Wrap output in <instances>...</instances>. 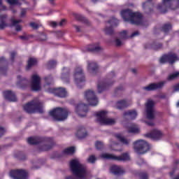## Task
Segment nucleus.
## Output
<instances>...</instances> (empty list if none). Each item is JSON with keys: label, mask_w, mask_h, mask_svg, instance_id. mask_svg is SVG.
Returning <instances> with one entry per match:
<instances>
[{"label": "nucleus", "mask_w": 179, "mask_h": 179, "mask_svg": "<svg viewBox=\"0 0 179 179\" xmlns=\"http://www.w3.org/2000/svg\"><path fill=\"white\" fill-rule=\"evenodd\" d=\"M152 0H148L147 1L143 3V9L145 13L149 15L153 12V2Z\"/></svg>", "instance_id": "cd10ccee"}, {"label": "nucleus", "mask_w": 179, "mask_h": 179, "mask_svg": "<svg viewBox=\"0 0 179 179\" xmlns=\"http://www.w3.org/2000/svg\"><path fill=\"white\" fill-rule=\"evenodd\" d=\"M64 155H73L75 153V147H70L64 150Z\"/></svg>", "instance_id": "a18cd8bd"}, {"label": "nucleus", "mask_w": 179, "mask_h": 179, "mask_svg": "<svg viewBox=\"0 0 179 179\" xmlns=\"http://www.w3.org/2000/svg\"><path fill=\"white\" fill-rule=\"evenodd\" d=\"M43 107L44 105L43 102H41L38 98H35L24 104L23 106V110L27 114H36V113L43 114V113H44V110L43 109Z\"/></svg>", "instance_id": "20e7f679"}, {"label": "nucleus", "mask_w": 179, "mask_h": 179, "mask_svg": "<svg viewBox=\"0 0 179 179\" xmlns=\"http://www.w3.org/2000/svg\"><path fill=\"white\" fill-rule=\"evenodd\" d=\"M85 98L89 103L90 106L95 107V106H97V104H99V99H97V96H96V94H94V92L92 90H88L85 92Z\"/></svg>", "instance_id": "a211bd4d"}, {"label": "nucleus", "mask_w": 179, "mask_h": 179, "mask_svg": "<svg viewBox=\"0 0 179 179\" xmlns=\"http://www.w3.org/2000/svg\"><path fill=\"white\" fill-rule=\"evenodd\" d=\"M122 90H124V87L122 85H120L115 89V93H118V92H122Z\"/></svg>", "instance_id": "bf43d9fd"}, {"label": "nucleus", "mask_w": 179, "mask_h": 179, "mask_svg": "<svg viewBox=\"0 0 179 179\" xmlns=\"http://www.w3.org/2000/svg\"><path fill=\"white\" fill-rule=\"evenodd\" d=\"M129 134H139V128L136 126H131L127 130Z\"/></svg>", "instance_id": "c03bdc74"}, {"label": "nucleus", "mask_w": 179, "mask_h": 179, "mask_svg": "<svg viewBox=\"0 0 179 179\" xmlns=\"http://www.w3.org/2000/svg\"><path fill=\"white\" fill-rule=\"evenodd\" d=\"M27 142L29 145H40L37 149L38 153L48 152L55 146L54 138L50 137H29Z\"/></svg>", "instance_id": "f257e3e1"}, {"label": "nucleus", "mask_w": 179, "mask_h": 179, "mask_svg": "<svg viewBox=\"0 0 179 179\" xmlns=\"http://www.w3.org/2000/svg\"><path fill=\"white\" fill-rule=\"evenodd\" d=\"M57 67V61L55 60H50L46 64V68L47 69L51 70L54 69Z\"/></svg>", "instance_id": "ea45409f"}, {"label": "nucleus", "mask_w": 179, "mask_h": 179, "mask_svg": "<svg viewBox=\"0 0 179 179\" xmlns=\"http://www.w3.org/2000/svg\"><path fill=\"white\" fill-rule=\"evenodd\" d=\"M107 114L108 113L106 110H101L96 114L97 121L101 125H114L115 124V120L111 118H107Z\"/></svg>", "instance_id": "1a4fd4ad"}, {"label": "nucleus", "mask_w": 179, "mask_h": 179, "mask_svg": "<svg viewBox=\"0 0 179 179\" xmlns=\"http://www.w3.org/2000/svg\"><path fill=\"white\" fill-rule=\"evenodd\" d=\"M159 99H162L163 100L167 99V95L166 94H162L159 95Z\"/></svg>", "instance_id": "338daca9"}, {"label": "nucleus", "mask_w": 179, "mask_h": 179, "mask_svg": "<svg viewBox=\"0 0 179 179\" xmlns=\"http://www.w3.org/2000/svg\"><path fill=\"white\" fill-rule=\"evenodd\" d=\"M6 26H8V24H6V22L5 21H0L1 30H3V29H5Z\"/></svg>", "instance_id": "6e6d98bb"}, {"label": "nucleus", "mask_w": 179, "mask_h": 179, "mask_svg": "<svg viewBox=\"0 0 179 179\" xmlns=\"http://www.w3.org/2000/svg\"><path fill=\"white\" fill-rule=\"evenodd\" d=\"M166 81H162L160 83H152L149 84L148 86L143 87V90H145V92H155V90H157L159 89H162L164 85H166Z\"/></svg>", "instance_id": "aec40b11"}, {"label": "nucleus", "mask_w": 179, "mask_h": 179, "mask_svg": "<svg viewBox=\"0 0 179 179\" xmlns=\"http://www.w3.org/2000/svg\"><path fill=\"white\" fill-rule=\"evenodd\" d=\"M88 72L92 75H96L99 72V65L94 62H87Z\"/></svg>", "instance_id": "bb28decb"}, {"label": "nucleus", "mask_w": 179, "mask_h": 179, "mask_svg": "<svg viewBox=\"0 0 179 179\" xmlns=\"http://www.w3.org/2000/svg\"><path fill=\"white\" fill-rule=\"evenodd\" d=\"M71 104L74 106L75 111L80 117H86L89 111V104H86L81 101L76 102L74 100L71 101Z\"/></svg>", "instance_id": "6e6552de"}, {"label": "nucleus", "mask_w": 179, "mask_h": 179, "mask_svg": "<svg viewBox=\"0 0 179 179\" xmlns=\"http://www.w3.org/2000/svg\"><path fill=\"white\" fill-rule=\"evenodd\" d=\"M96 160H97V159L94 155H90L87 159V162L92 163V164H94V163H96Z\"/></svg>", "instance_id": "3c124183"}, {"label": "nucleus", "mask_w": 179, "mask_h": 179, "mask_svg": "<svg viewBox=\"0 0 179 179\" xmlns=\"http://www.w3.org/2000/svg\"><path fill=\"white\" fill-rule=\"evenodd\" d=\"M22 20H15L12 18L10 20V27H15L16 31H22V26L19 24V23H22Z\"/></svg>", "instance_id": "f704fd0d"}, {"label": "nucleus", "mask_w": 179, "mask_h": 179, "mask_svg": "<svg viewBox=\"0 0 179 179\" xmlns=\"http://www.w3.org/2000/svg\"><path fill=\"white\" fill-rule=\"evenodd\" d=\"M119 36H120V38H122V40H127V39L129 38V36H128V31H125V30L120 32Z\"/></svg>", "instance_id": "de8ad7c7"}, {"label": "nucleus", "mask_w": 179, "mask_h": 179, "mask_svg": "<svg viewBox=\"0 0 179 179\" xmlns=\"http://www.w3.org/2000/svg\"><path fill=\"white\" fill-rule=\"evenodd\" d=\"M120 16L122 17L124 22L140 26L143 23V16L141 13H134L129 8H125L120 11Z\"/></svg>", "instance_id": "f03ea898"}, {"label": "nucleus", "mask_w": 179, "mask_h": 179, "mask_svg": "<svg viewBox=\"0 0 179 179\" xmlns=\"http://www.w3.org/2000/svg\"><path fill=\"white\" fill-rule=\"evenodd\" d=\"M18 159H19V160L24 161V160H26L27 157H26L25 154H21L19 155Z\"/></svg>", "instance_id": "13d9d810"}, {"label": "nucleus", "mask_w": 179, "mask_h": 179, "mask_svg": "<svg viewBox=\"0 0 179 179\" xmlns=\"http://www.w3.org/2000/svg\"><path fill=\"white\" fill-rule=\"evenodd\" d=\"M178 76H179V71L169 74L166 78V80H168V82H171L172 80H176V79H177V78H178Z\"/></svg>", "instance_id": "a19ab883"}, {"label": "nucleus", "mask_w": 179, "mask_h": 179, "mask_svg": "<svg viewBox=\"0 0 179 179\" xmlns=\"http://www.w3.org/2000/svg\"><path fill=\"white\" fill-rule=\"evenodd\" d=\"M0 65H3L0 67L1 73H2V75H6L8 63L5 57H0Z\"/></svg>", "instance_id": "c85d7f7f"}, {"label": "nucleus", "mask_w": 179, "mask_h": 179, "mask_svg": "<svg viewBox=\"0 0 179 179\" xmlns=\"http://www.w3.org/2000/svg\"><path fill=\"white\" fill-rule=\"evenodd\" d=\"M144 136L152 139V141H162L163 136H164V133L162 130L154 129L150 133L144 134Z\"/></svg>", "instance_id": "4468645a"}, {"label": "nucleus", "mask_w": 179, "mask_h": 179, "mask_svg": "<svg viewBox=\"0 0 179 179\" xmlns=\"http://www.w3.org/2000/svg\"><path fill=\"white\" fill-rule=\"evenodd\" d=\"M73 27L76 28V30L77 31V33H80V31H82L80 30V27L78 26V25H73Z\"/></svg>", "instance_id": "774afa93"}, {"label": "nucleus", "mask_w": 179, "mask_h": 179, "mask_svg": "<svg viewBox=\"0 0 179 179\" xmlns=\"http://www.w3.org/2000/svg\"><path fill=\"white\" fill-rule=\"evenodd\" d=\"M101 157L105 159V160H115V162H128V160H131L128 152H124L120 156L103 153L101 155Z\"/></svg>", "instance_id": "9d476101"}, {"label": "nucleus", "mask_w": 179, "mask_h": 179, "mask_svg": "<svg viewBox=\"0 0 179 179\" xmlns=\"http://www.w3.org/2000/svg\"><path fill=\"white\" fill-rule=\"evenodd\" d=\"M16 55H17V52H16V51H12L10 53L11 62H15V57H16Z\"/></svg>", "instance_id": "864d4df0"}, {"label": "nucleus", "mask_w": 179, "mask_h": 179, "mask_svg": "<svg viewBox=\"0 0 179 179\" xmlns=\"http://www.w3.org/2000/svg\"><path fill=\"white\" fill-rule=\"evenodd\" d=\"M5 134V129L3 127H0V138L3 136Z\"/></svg>", "instance_id": "69168bd1"}, {"label": "nucleus", "mask_w": 179, "mask_h": 179, "mask_svg": "<svg viewBox=\"0 0 179 179\" xmlns=\"http://www.w3.org/2000/svg\"><path fill=\"white\" fill-rule=\"evenodd\" d=\"M136 36H139V32L138 31L133 32L129 36V38H133V37H136Z\"/></svg>", "instance_id": "052dcab7"}, {"label": "nucleus", "mask_w": 179, "mask_h": 179, "mask_svg": "<svg viewBox=\"0 0 179 179\" xmlns=\"http://www.w3.org/2000/svg\"><path fill=\"white\" fill-rule=\"evenodd\" d=\"M29 26L34 29V30H37L38 29V27H40V26H38V24L36 23V22H31L29 24Z\"/></svg>", "instance_id": "5fc2aeb1"}, {"label": "nucleus", "mask_w": 179, "mask_h": 179, "mask_svg": "<svg viewBox=\"0 0 179 179\" xmlns=\"http://www.w3.org/2000/svg\"><path fill=\"white\" fill-rule=\"evenodd\" d=\"M176 61H179V57L177 54L174 52H169L168 54L163 55L159 59L160 64H170L173 65Z\"/></svg>", "instance_id": "9b49d317"}, {"label": "nucleus", "mask_w": 179, "mask_h": 179, "mask_svg": "<svg viewBox=\"0 0 179 179\" xmlns=\"http://www.w3.org/2000/svg\"><path fill=\"white\" fill-rule=\"evenodd\" d=\"M17 86H19L20 89H27L29 87V80L26 77H22L19 75L17 76Z\"/></svg>", "instance_id": "b1692460"}, {"label": "nucleus", "mask_w": 179, "mask_h": 179, "mask_svg": "<svg viewBox=\"0 0 179 179\" xmlns=\"http://www.w3.org/2000/svg\"><path fill=\"white\" fill-rule=\"evenodd\" d=\"M178 164H179V159H175L173 161V166H174L173 171H176L177 170V167Z\"/></svg>", "instance_id": "4d7b16f0"}, {"label": "nucleus", "mask_w": 179, "mask_h": 179, "mask_svg": "<svg viewBox=\"0 0 179 179\" xmlns=\"http://www.w3.org/2000/svg\"><path fill=\"white\" fill-rule=\"evenodd\" d=\"M145 113L148 120H155V101L148 100L145 103Z\"/></svg>", "instance_id": "dca6fc26"}, {"label": "nucleus", "mask_w": 179, "mask_h": 179, "mask_svg": "<svg viewBox=\"0 0 179 179\" xmlns=\"http://www.w3.org/2000/svg\"><path fill=\"white\" fill-rule=\"evenodd\" d=\"M122 117L126 121L136 120V117H138V112H136V110H126L123 113Z\"/></svg>", "instance_id": "5701e85b"}, {"label": "nucleus", "mask_w": 179, "mask_h": 179, "mask_svg": "<svg viewBox=\"0 0 179 179\" xmlns=\"http://www.w3.org/2000/svg\"><path fill=\"white\" fill-rule=\"evenodd\" d=\"M44 80H45V83L46 85H48V86H50V85H51V83H52V80H53L52 76L49 75L48 76H45L44 78Z\"/></svg>", "instance_id": "49530a36"}, {"label": "nucleus", "mask_w": 179, "mask_h": 179, "mask_svg": "<svg viewBox=\"0 0 179 179\" xmlns=\"http://www.w3.org/2000/svg\"><path fill=\"white\" fill-rule=\"evenodd\" d=\"M7 3H9V5L13 6V5H18L19 6H22V3L19 2V0H6Z\"/></svg>", "instance_id": "09e8293b"}, {"label": "nucleus", "mask_w": 179, "mask_h": 179, "mask_svg": "<svg viewBox=\"0 0 179 179\" xmlns=\"http://www.w3.org/2000/svg\"><path fill=\"white\" fill-rule=\"evenodd\" d=\"M38 65V60L36 57H29L27 61V65L25 67L26 71H30L31 68Z\"/></svg>", "instance_id": "c756f323"}, {"label": "nucleus", "mask_w": 179, "mask_h": 179, "mask_svg": "<svg viewBox=\"0 0 179 179\" xmlns=\"http://www.w3.org/2000/svg\"><path fill=\"white\" fill-rule=\"evenodd\" d=\"M31 90L40 92L41 90V78L39 75L34 74L31 77Z\"/></svg>", "instance_id": "ddd939ff"}, {"label": "nucleus", "mask_w": 179, "mask_h": 179, "mask_svg": "<svg viewBox=\"0 0 179 179\" xmlns=\"http://www.w3.org/2000/svg\"><path fill=\"white\" fill-rule=\"evenodd\" d=\"M166 5L171 10H177L179 9V0H171Z\"/></svg>", "instance_id": "473e14b6"}, {"label": "nucleus", "mask_w": 179, "mask_h": 179, "mask_svg": "<svg viewBox=\"0 0 179 179\" xmlns=\"http://www.w3.org/2000/svg\"><path fill=\"white\" fill-rule=\"evenodd\" d=\"M172 29L173 25L171 23L164 24L160 28L154 29V34H159V31H162V33H164L165 36H167Z\"/></svg>", "instance_id": "412c9836"}, {"label": "nucleus", "mask_w": 179, "mask_h": 179, "mask_svg": "<svg viewBox=\"0 0 179 179\" xmlns=\"http://www.w3.org/2000/svg\"><path fill=\"white\" fill-rule=\"evenodd\" d=\"M50 93H52L56 97H59L60 99H65L68 95V92L66 91V88L59 87L55 88H50L49 90Z\"/></svg>", "instance_id": "6ab92c4d"}, {"label": "nucleus", "mask_w": 179, "mask_h": 179, "mask_svg": "<svg viewBox=\"0 0 179 179\" xmlns=\"http://www.w3.org/2000/svg\"><path fill=\"white\" fill-rule=\"evenodd\" d=\"M27 12V11L26 10V8H22L20 14L21 17H24V16H26Z\"/></svg>", "instance_id": "0e129e2a"}, {"label": "nucleus", "mask_w": 179, "mask_h": 179, "mask_svg": "<svg viewBox=\"0 0 179 179\" xmlns=\"http://www.w3.org/2000/svg\"><path fill=\"white\" fill-rule=\"evenodd\" d=\"M134 148L138 155H145L150 150V145L143 140H137L133 143Z\"/></svg>", "instance_id": "0eeeda50"}, {"label": "nucleus", "mask_w": 179, "mask_h": 179, "mask_svg": "<svg viewBox=\"0 0 179 179\" xmlns=\"http://www.w3.org/2000/svg\"><path fill=\"white\" fill-rule=\"evenodd\" d=\"M136 176L140 179H149V175L146 172L139 171L136 173Z\"/></svg>", "instance_id": "79ce46f5"}, {"label": "nucleus", "mask_w": 179, "mask_h": 179, "mask_svg": "<svg viewBox=\"0 0 179 179\" xmlns=\"http://www.w3.org/2000/svg\"><path fill=\"white\" fill-rule=\"evenodd\" d=\"M47 34L41 33L36 36L37 41H47L48 40Z\"/></svg>", "instance_id": "37998d69"}, {"label": "nucleus", "mask_w": 179, "mask_h": 179, "mask_svg": "<svg viewBox=\"0 0 179 179\" xmlns=\"http://www.w3.org/2000/svg\"><path fill=\"white\" fill-rule=\"evenodd\" d=\"M73 16L76 20H78V22H83V23H85V24H89V20L87 18L82 16L80 14H73Z\"/></svg>", "instance_id": "58836bf2"}, {"label": "nucleus", "mask_w": 179, "mask_h": 179, "mask_svg": "<svg viewBox=\"0 0 179 179\" xmlns=\"http://www.w3.org/2000/svg\"><path fill=\"white\" fill-rule=\"evenodd\" d=\"M3 96L6 100H8V101H10V102L17 101V97L16 96V94L13 92L12 90L4 91Z\"/></svg>", "instance_id": "393cba45"}, {"label": "nucleus", "mask_w": 179, "mask_h": 179, "mask_svg": "<svg viewBox=\"0 0 179 179\" xmlns=\"http://www.w3.org/2000/svg\"><path fill=\"white\" fill-rule=\"evenodd\" d=\"M71 78V69L68 67H63L61 79L66 83H69V79Z\"/></svg>", "instance_id": "a878e982"}, {"label": "nucleus", "mask_w": 179, "mask_h": 179, "mask_svg": "<svg viewBox=\"0 0 179 179\" xmlns=\"http://www.w3.org/2000/svg\"><path fill=\"white\" fill-rule=\"evenodd\" d=\"M107 23L110 24V27H106L104 31L108 36H113L114 34V27H117L120 24V21H118V19L113 17Z\"/></svg>", "instance_id": "2eb2a0df"}, {"label": "nucleus", "mask_w": 179, "mask_h": 179, "mask_svg": "<svg viewBox=\"0 0 179 179\" xmlns=\"http://www.w3.org/2000/svg\"><path fill=\"white\" fill-rule=\"evenodd\" d=\"M95 148L97 150H102V149L104 148V144H103V142L101 141H96L95 143Z\"/></svg>", "instance_id": "8fccbe9b"}, {"label": "nucleus", "mask_w": 179, "mask_h": 179, "mask_svg": "<svg viewBox=\"0 0 179 179\" xmlns=\"http://www.w3.org/2000/svg\"><path fill=\"white\" fill-rule=\"evenodd\" d=\"M106 79L103 80L101 83H99L97 85V90L98 93H103V92H106V90H108L109 88L114 85V80H111L113 78H115V72L111 71L107 76Z\"/></svg>", "instance_id": "423d86ee"}, {"label": "nucleus", "mask_w": 179, "mask_h": 179, "mask_svg": "<svg viewBox=\"0 0 179 179\" xmlns=\"http://www.w3.org/2000/svg\"><path fill=\"white\" fill-rule=\"evenodd\" d=\"M110 171L115 176H121V174H124V171L117 165L112 166L110 167Z\"/></svg>", "instance_id": "e433bc0d"}, {"label": "nucleus", "mask_w": 179, "mask_h": 179, "mask_svg": "<svg viewBox=\"0 0 179 179\" xmlns=\"http://www.w3.org/2000/svg\"><path fill=\"white\" fill-rule=\"evenodd\" d=\"M71 114V111L68 108L57 107L49 112V115L52 118L53 121H65L68 119V115Z\"/></svg>", "instance_id": "39448f33"}, {"label": "nucleus", "mask_w": 179, "mask_h": 179, "mask_svg": "<svg viewBox=\"0 0 179 179\" xmlns=\"http://www.w3.org/2000/svg\"><path fill=\"white\" fill-rule=\"evenodd\" d=\"M9 176L13 179H27L29 173L24 169H13L10 171Z\"/></svg>", "instance_id": "f8f14e48"}, {"label": "nucleus", "mask_w": 179, "mask_h": 179, "mask_svg": "<svg viewBox=\"0 0 179 179\" xmlns=\"http://www.w3.org/2000/svg\"><path fill=\"white\" fill-rule=\"evenodd\" d=\"M103 48L97 44L90 45L87 47V51L89 52H100Z\"/></svg>", "instance_id": "72a5a7b5"}, {"label": "nucleus", "mask_w": 179, "mask_h": 179, "mask_svg": "<svg viewBox=\"0 0 179 179\" xmlns=\"http://www.w3.org/2000/svg\"><path fill=\"white\" fill-rule=\"evenodd\" d=\"M76 136L78 139H85V138L87 136V131L86 130V128L83 126L78 127Z\"/></svg>", "instance_id": "7c9ffc66"}, {"label": "nucleus", "mask_w": 179, "mask_h": 179, "mask_svg": "<svg viewBox=\"0 0 179 179\" xmlns=\"http://www.w3.org/2000/svg\"><path fill=\"white\" fill-rule=\"evenodd\" d=\"M74 79L76 83L78 85L79 83H83V82L86 81V77L85 76V71L82 67H76L74 71Z\"/></svg>", "instance_id": "f3484780"}, {"label": "nucleus", "mask_w": 179, "mask_h": 179, "mask_svg": "<svg viewBox=\"0 0 179 179\" xmlns=\"http://www.w3.org/2000/svg\"><path fill=\"white\" fill-rule=\"evenodd\" d=\"M157 9L162 14L167 13L169 6L162 1V3H159L157 6Z\"/></svg>", "instance_id": "4c0bfd02"}, {"label": "nucleus", "mask_w": 179, "mask_h": 179, "mask_svg": "<svg viewBox=\"0 0 179 179\" xmlns=\"http://www.w3.org/2000/svg\"><path fill=\"white\" fill-rule=\"evenodd\" d=\"M127 107H129V103L125 99L120 100L116 103V108L117 110H124V108H127Z\"/></svg>", "instance_id": "2f4dec72"}, {"label": "nucleus", "mask_w": 179, "mask_h": 179, "mask_svg": "<svg viewBox=\"0 0 179 179\" xmlns=\"http://www.w3.org/2000/svg\"><path fill=\"white\" fill-rule=\"evenodd\" d=\"M8 17V15L6 14L1 15H0V22H5V19Z\"/></svg>", "instance_id": "e2e57ef3"}, {"label": "nucleus", "mask_w": 179, "mask_h": 179, "mask_svg": "<svg viewBox=\"0 0 179 179\" xmlns=\"http://www.w3.org/2000/svg\"><path fill=\"white\" fill-rule=\"evenodd\" d=\"M145 50H154L159 51L163 48V43L157 41H153L152 43H146L144 45Z\"/></svg>", "instance_id": "4be33fe9"}, {"label": "nucleus", "mask_w": 179, "mask_h": 179, "mask_svg": "<svg viewBox=\"0 0 179 179\" xmlns=\"http://www.w3.org/2000/svg\"><path fill=\"white\" fill-rule=\"evenodd\" d=\"M19 38L20 40H22V41H28V40L30 39V36L26 35V34H24V35H22V36H20Z\"/></svg>", "instance_id": "603ef678"}, {"label": "nucleus", "mask_w": 179, "mask_h": 179, "mask_svg": "<svg viewBox=\"0 0 179 179\" xmlns=\"http://www.w3.org/2000/svg\"><path fill=\"white\" fill-rule=\"evenodd\" d=\"M70 170L73 176L80 179H87V169L78 159H73L70 162Z\"/></svg>", "instance_id": "7ed1b4c3"}, {"label": "nucleus", "mask_w": 179, "mask_h": 179, "mask_svg": "<svg viewBox=\"0 0 179 179\" xmlns=\"http://www.w3.org/2000/svg\"><path fill=\"white\" fill-rule=\"evenodd\" d=\"M115 138L121 142L122 145L124 146H129V143H131V139L125 138V137L121 136V134H117L115 135Z\"/></svg>", "instance_id": "c9c22d12"}, {"label": "nucleus", "mask_w": 179, "mask_h": 179, "mask_svg": "<svg viewBox=\"0 0 179 179\" xmlns=\"http://www.w3.org/2000/svg\"><path fill=\"white\" fill-rule=\"evenodd\" d=\"M115 43L116 44V47H120L122 45V42L120 39H115Z\"/></svg>", "instance_id": "680f3d73"}]
</instances>
